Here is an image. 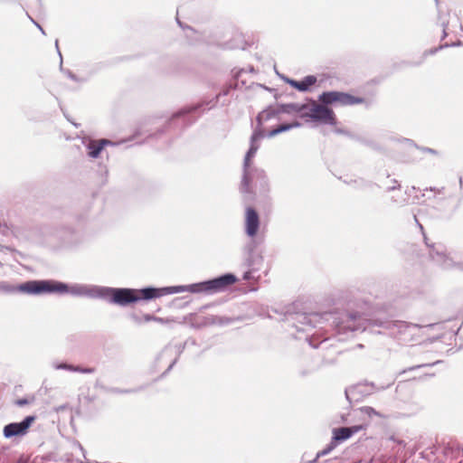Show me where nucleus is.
Segmentation results:
<instances>
[{"label": "nucleus", "instance_id": "obj_11", "mask_svg": "<svg viewBox=\"0 0 463 463\" xmlns=\"http://www.w3.org/2000/svg\"><path fill=\"white\" fill-rule=\"evenodd\" d=\"M364 428H365V426H364V425H354V426H351V427H342V428L335 429L333 439L335 441H344V440L349 439L350 437H352L354 434L364 430Z\"/></svg>", "mask_w": 463, "mask_h": 463}, {"label": "nucleus", "instance_id": "obj_35", "mask_svg": "<svg viewBox=\"0 0 463 463\" xmlns=\"http://www.w3.org/2000/svg\"><path fill=\"white\" fill-rule=\"evenodd\" d=\"M427 151L430 152V153H433V154L435 153V151L433 149H431V148H428Z\"/></svg>", "mask_w": 463, "mask_h": 463}, {"label": "nucleus", "instance_id": "obj_14", "mask_svg": "<svg viewBox=\"0 0 463 463\" xmlns=\"http://www.w3.org/2000/svg\"><path fill=\"white\" fill-rule=\"evenodd\" d=\"M107 145H113V143L108 139L90 141V143L87 145L88 156L91 158H97L102 151L103 147Z\"/></svg>", "mask_w": 463, "mask_h": 463}, {"label": "nucleus", "instance_id": "obj_5", "mask_svg": "<svg viewBox=\"0 0 463 463\" xmlns=\"http://www.w3.org/2000/svg\"><path fill=\"white\" fill-rule=\"evenodd\" d=\"M302 118H309L313 121L326 125H336V118L334 111L325 104H318L312 101L310 104H304L298 108Z\"/></svg>", "mask_w": 463, "mask_h": 463}, {"label": "nucleus", "instance_id": "obj_19", "mask_svg": "<svg viewBox=\"0 0 463 463\" xmlns=\"http://www.w3.org/2000/svg\"><path fill=\"white\" fill-rule=\"evenodd\" d=\"M359 411H361V413H363V414H364V415H366V416H368L370 418L373 417V416H377V417H380V418H383L384 417L381 412L375 411L373 408L369 407V406L362 407V408L359 409Z\"/></svg>", "mask_w": 463, "mask_h": 463}, {"label": "nucleus", "instance_id": "obj_31", "mask_svg": "<svg viewBox=\"0 0 463 463\" xmlns=\"http://www.w3.org/2000/svg\"><path fill=\"white\" fill-rule=\"evenodd\" d=\"M335 132L338 133V134H347L345 131H344L343 129H340V128H337L335 130Z\"/></svg>", "mask_w": 463, "mask_h": 463}, {"label": "nucleus", "instance_id": "obj_17", "mask_svg": "<svg viewBox=\"0 0 463 463\" xmlns=\"http://www.w3.org/2000/svg\"><path fill=\"white\" fill-rule=\"evenodd\" d=\"M300 126H301V124L299 122H298V121H295V122L290 123V124H281L277 128H274L271 131H269V134H268V137H274V136H276L278 134H280L282 132L290 130V129H292L294 128H298Z\"/></svg>", "mask_w": 463, "mask_h": 463}, {"label": "nucleus", "instance_id": "obj_6", "mask_svg": "<svg viewBox=\"0 0 463 463\" xmlns=\"http://www.w3.org/2000/svg\"><path fill=\"white\" fill-rule=\"evenodd\" d=\"M378 320H368L358 314H344L336 323L335 328L338 334L346 335L354 332H363L371 326H376Z\"/></svg>", "mask_w": 463, "mask_h": 463}, {"label": "nucleus", "instance_id": "obj_20", "mask_svg": "<svg viewBox=\"0 0 463 463\" xmlns=\"http://www.w3.org/2000/svg\"><path fill=\"white\" fill-rule=\"evenodd\" d=\"M334 448H335V444H333V442H332L327 448L317 452V457L312 461H310V463H317V461L319 458L329 454Z\"/></svg>", "mask_w": 463, "mask_h": 463}, {"label": "nucleus", "instance_id": "obj_27", "mask_svg": "<svg viewBox=\"0 0 463 463\" xmlns=\"http://www.w3.org/2000/svg\"><path fill=\"white\" fill-rule=\"evenodd\" d=\"M392 183L394 184L392 186H391V187H388V191L394 190V189H396L397 186H399V184H398L396 180H392Z\"/></svg>", "mask_w": 463, "mask_h": 463}, {"label": "nucleus", "instance_id": "obj_24", "mask_svg": "<svg viewBox=\"0 0 463 463\" xmlns=\"http://www.w3.org/2000/svg\"><path fill=\"white\" fill-rule=\"evenodd\" d=\"M145 319H146V321H150V320L162 321V318L156 317H153V316H151V315H146V316L145 317Z\"/></svg>", "mask_w": 463, "mask_h": 463}, {"label": "nucleus", "instance_id": "obj_33", "mask_svg": "<svg viewBox=\"0 0 463 463\" xmlns=\"http://www.w3.org/2000/svg\"><path fill=\"white\" fill-rule=\"evenodd\" d=\"M175 361H174V362L169 365V367L167 368V370H166V371L171 370V369H172V367H173V365L175 364Z\"/></svg>", "mask_w": 463, "mask_h": 463}, {"label": "nucleus", "instance_id": "obj_42", "mask_svg": "<svg viewBox=\"0 0 463 463\" xmlns=\"http://www.w3.org/2000/svg\"><path fill=\"white\" fill-rule=\"evenodd\" d=\"M56 48L58 49V40L55 42Z\"/></svg>", "mask_w": 463, "mask_h": 463}, {"label": "nucleus", "instance_id": "obj_16", "mask_svg": "<svg viewBox=\"0 0 463 463\" xmlns=\"http://www.w3.org/2000/svg\"><path fill=\"white\" fill-rule=\"evenodd\" d=\"M52 367L56 370H67L70 372L80 373H92L95 371L94 368H82L80 366H75V365L69 364L66 363H60V364L53 363Z\"/></svg>", "mask_w": 463, "mask_h": 463}, {"label": "nucleus", "instance_id": "obj_7", "mask_svg": "<svg viewBox=\"0 0 463 463\" xmlns=\"http://www.w3.org/2000/svg\"><path fill=\"white\" fill-rule=\"evenodd\" d=\"M319 101L325 105L339 103L340 105H354L363 103L364 99L340 91H326L319 95Z\"/></svg>", "mask_w": 463, "mask_h": 463}, {"label": "nucleus", "instance_id": "obj_13", "mask_svg": "<svg viewBox=\"0 0 463 463\" xmlns=\"http://www.w3.org/2000/svg\"><path fill=\"white\" fill-rule=\"evenodd\" d=\"M231 322V319L224 317L215 316V315H208L202 318H199L197 321L198 326H209L214 325H227Z\"/></svg>", "mask_w": 463, "mask_h": 463}, {"label": "nucleus", "instance_id": "obj_25", "mask_svg": "<svg viewBox=\"0 0 463 463\" xmlns=\"http://www.w3.org/2000/svg\"><path fill=\"white\" fill-rule=\"evenodd\" d=\"M28 403V401L26 399H19L16 401V404L18 406H24Z\"/></svg>", "mask_w": 463, "mask_h": 463}, {"label": "nucleus", "instance_id": "obj_28", "mask_svg": "<svg viewBox=\"0 0 463 463\" xmlns=\"http://www.w3.org/2000/svg\"><path fill=\"white\" fill-rule=\"evenodd\" d=\"M113 392H116V393H126V392H129V391H127V390H119V389H113L112 390Z\"/></svg>", "mask_w": 463, "mask_h": 463}, {"label": "nucleus", "instance_id": "obj_21", "mask_svg": "<svg viewBox=\"0 0 463 463\" xmlns=\"http://www.w3.org/2000/svg\"><path fill=\"white\" fill-rule=\"evenodd\" d=\"M360 386L351 387L345 390L346 399L351 402L354 400L355 393L360 392Z\"/></svg>", "mask_w": 463, "mask_h": 463}, {"label": "nucleus", "instance_id": "obj_9", "mask_svg": "<svg viewBox=\"0 0 463 463\" xmlns=\"http://www.w3.org/2000/svg\"><path fill=\"white\" fill-rule=\"evenodd\" d=\"M430 255L431 259L439 264L443 269H451L456 266L452 259L445 254L441 245H430Z\"/></svg>", "mask_w": 463, "mask_h": 463}, {"label": "nucleus", "instance_id": "obj_34", "mask_svg": "<svg viewBox=\"0 0 463 463\" xmlns=\"http://www.w3.org/2000/svg\"><path fill=\"white\" fill-rule=\"evenodd\" d=\"M257 261H258V262H260V263H261V262H262V258H261V257H260V256H258V257H257Z\"/></svg>", "mask_w": 463, "mask_h": 463}, {"label": "nucleus", "instance_id": "obj_30", "mask_svg": "<svg viewBox=\"0 0 463 463\" xmlns=\"http://www.w3.org/2000/svg\"><path fill=\"white\" fill-rule=\"evenodd\" d=\"M68 76H69L71 80H77L76 76H75L74 74H72L71 72H69V73H68Z\"/></svg>", "mask_w": 463, "mask_h": 463}, {"label": "nucleus", "instance_id": "obj_32", "mask_svg": "<svg viewBox=\"0 0 463 463\" xmlns=\"http://www.w3.org/2000/svg\"><path fill=\"white\" fill-rule=\"evenodd\" d=\"M308 342H309V345H310L312 347H314V348H317V345H315L311 339H309V340H308Z\"/></svg>", "mask_w": 463, "mask_h": 463}, {"label": "nucleus", "instance_id": "obj_22", "mask_svg": "<svg viewBox=\"0 0 463 463\" xmlns=\"http://www.w3.org/2000/svg\"><path fill=\"white\" fill-rule=\"evenodd\" d=\"M257 269H259V268L251 267V268L250 269V270L246 271V272L243 274V279H245V280H250V279H255L254 273H255V271H256Z\"/></svg>", "mask_w": 463, "mask_h": 463}, {"label": "nucleus", "instance_id": "obj_8", "mask_svg": "<svg viewBox=\"0 0 463 463\" xmlns=\"http://www.w3.org/2000/svg\"><path fill=\"white\" fill-rule=\"evenodd\" d=\"M35 420L34 416H27L21 422H12L4 427V437L11 439L17 436H24Z\"/></svg>", "mask_w": 463, "mask_h": 463}, {"label": "nucleus", "instance_id": "obj_37", "mask_svg": "<svg viewBox=\"0 0 463 463\" xmlns=\"http://www.w3.org/2000/svg\"><path fill=\"white\" fill-rule=\"evenodd\" d=\"M437 50H431L430 51V53H435Z\"/></svg>", "mask_w": 463, "mask_h": 463}, {"label": "nucleus", "instance_id": "obj_23", "mask_svg": "<svg viewBox=\"0 0 463 463\" xmlns=\"http://www.w3.org/2000/svg\"><path fill=\"white\" fill-rule=\"evenodd\" d=\"M434 364H418V365H415V366H411L406 370H403L402 373H406L407 371H413L415 369H418V368H421V367H425V366H430V365H433Z\"/></svg>", "mask_w": 463, "mask_h": 463}, {"label": "nucleus", "instance_id": "obj_39", "mask_svg": "<svg viewBox=\"0 0 463 463\" xmlns=\"http://www.w3.org/2000/svg\"><path fill=\"white\" fill-rule=\"evenodd\" d=\"M392 201H393L394 203H398V200H397V199H395L394 197H392Z\"/></svg>", "mask_w": 463, "mask_h": 463}, {"label": "nucleus", "instance_id": "obj_15", "mask_svg": "<svg viewBox=\"0 0 463 463\" xmlns=\"http://www.w3.org/2000/svg\"><path fill=\"white\" fill-rule=\"evenodd\" d=\"M288 82L299 91H307L309 87L317 82V78L313 75L305 77L302 80L297 81L294 80H288Z\"/></svg>", "mask_w": 463, "mask_h": 463}, {"label": "nucleus", "instance_id": "obj_41", "mask_svg": "<svg viewBox=\"0 0 463 463\" xmlns=\"http://www.w3.org/2000/svg\"><path fill=\"white\" fill-rule=\"evenodd\" d=\"M442 190H444V187H441V189L438 190L439 193H441Z\"/></svg>", "mask_w": 463, "mask_h": 463}, {"label": "nucleus", "instance_id": "obj_29", "mask_svg": "<svg viewBox=\"0 0 463 463\" xmlns=\"http://www.w3.org/2000/svg\"><path fill=\"white\" fill-rule=\"evenodd\" d=\"M303 323H306V324H310L311 321H312V318L311 317H303Z\"/></svg>", "mask_w": 463, "mask_h": 463}, {"label": "nucleus", "instance_id": "obj_4", "mask_svg": "<svg viewBox=\"0 0 463 463\" xmlns=\"http://www.w3.org/2000/svg\"><path fill=\"white\" fill-rule=\"evenodd\" d=\"M375 325L383 328L386 333L394 337L402 345H407L414 341L420 330L417 325L403 321L378 320V322H375Z\"/></svg>", "mask_w": 463, "mask_h": 463}, {"label": "nucleus", "instance_id": "obj_36", "mask_svg": "<svg viewBox=\"0 0 463 463\" xmlns=\"http://www.w3.org/2000/svg\"><path fill=\"white\" fill-rule=\"evenodd\" d=\"M176 21H177V24H178L180 26H182V23L179 21V19H178V18H176Z\"/></svg>", "mask_w": 463, "mask_h": 463}, {"label": "nucleus", "instance_id": "obj_18", "mask_svg": "<svg viewBox=\"0 0 463 463\" xmlns=\"http://www.w3.org/2000/svg\"><path fill=\"white\" fill-rule=\"evenodd\" d=\"M23 284L19 285L18 287H14L13 285H10L7 282H1L0 283V290L3 291V292H5V293H13V292H15V291L23 292V290L20 289V287ZM24 293H25V292L24 291Z\"/></svg>", "mask_w": 463, "mask_h": 463}, {"label": "nucleus", "instance_id": "obj_10", "mask_svg": "<svg viewBox=\"0 0 463 463\" xmlns=\"http://www.w3.org/2000/svg\"><path fill=\"white\" fill-rule=\"evenodd\" d=\"M260 222L256 211L250 207L246 211V233L250 237L256 235L259 229Z\"/></svg>", "mask_w": 463, "mask_h": 463}, {"label": "nucleus", "instance_id": "obj_40", "mask_svg": "<svg viewBox=\"0 0 463 463\" xmlns=\"http://www.w3.org/2000/svg\"><path fill=\"white\" fill-rule=\"evenodd\" d=\"M444 36H446V28H443Z\"/></svg>", "mask_w": 463, "mask_h": 463}, {"label": "nucleus", "instance_id": "obj_38", "mask_svg": "<svg viewBox=\"0 0 463 463\" xmlns=\"http://www.w3.org/2000/svg\"><path fill=\"white\" fill-rule=\"evenodd\" d=\"M459 184H460V186H462V178L461 177L459 178Z\"/></svg>", "mask_w": 463, "mask_h": 463}, {"label": "nucleus", "instance_id": "obj_2", "mask_svg": "<svg viewBox=\"0 0 463 463\" xmlns=\"http://www.w3.org/2000/svg\"><path fill=\"white\" fill-rule=\"evenodd\" d=\"M271 112L264 110L260 112L257 117V121L259 123V127L253 131L250 141V149L245 155L244 162H243V175L241 181V190L242 193H249L250 184L254 181V179L263 180L265 179V172L261 169L250 168V160L256 155L261 139L264 137V133L260 128L263 120H267L270 118Z\"/></svg>", "mask_w": 463, "mask_h": 463}, {"label": "nucleus", "instance_id": "obj_26", "mask_svg": "<svg viewBox=\"0 0 463 463\" xmlns=\"http://www.w3.org/2000/svg\"><path fill=\"white\" fill-rule=\"evenodd\" d=\"M29 18L39 28V30L42 32V33L45 34V32L43 29V27L38 23H36L33 18H31L30 16H29Z\"/></svg>", "mask_w": 463, "mask_h": 463}, {"label": "nucleus", "instance_id": "obj_12", "mask_svg": "<svg viewBox=\"0 0 463 463\" xmlns=\"http://www.w3.org/2000/svg\"><path fill=\"white\" fill-rule=\"evenodd\" d=\"M229 91H230V90L227 89V90H223L222 92L219 93L218 95H216L215 98L212 99L211 100H209L207 102H203V104H198L197 106H194V107L185 108V109H182L180 112H178L175 116L179 117V116H183V115H185V114H188V113H192L194 111H196L197 109H199L203 106H206L207 109H212V108L216 106V104L218 102V99H219L221 95H224V96L228 95Z\"/></svg>", "mask_w": 463, "mask_h": 463}, {"label": "nucleus", "instance_id": "obj_1", "mask_svg": "<svg viewBox=\"0 0 463 463\" xmlns=\"http://www.w3.org/2000/svg\"><path fill=\"white\" fill-rule=\"evenodd\" d=\"M237 281L233 274L228 273L210 280L194 283L185 286H173L165 288H146L142 289L114 288L100 287L96 289L99 298L109 299L110 303L127 306L141 299L150 300L165 295L190 292L205 293L208 295L224 291L229 286Z\"/></svg>", "mask_w": 463, "mask_h": 463}, {"label": "nucleus", "instance_id": "obj_3", "mask_svg": "<svg viewBox=\"0 0 463 463\" xmlns=\"http://www.w3.org/2000/svg\"><path fill=\"white\" fill-rule=\"evenodd\" d=\"M99 287L88 288L83 285H74L71 288L61 282H54L49 280L28 281L20 287V289L27 294L41 293H70L73 296H89L92 298H99V293L96 291Z\"/></svg>", "mask_w": 463, "mask_h": 463}]
</instances>
